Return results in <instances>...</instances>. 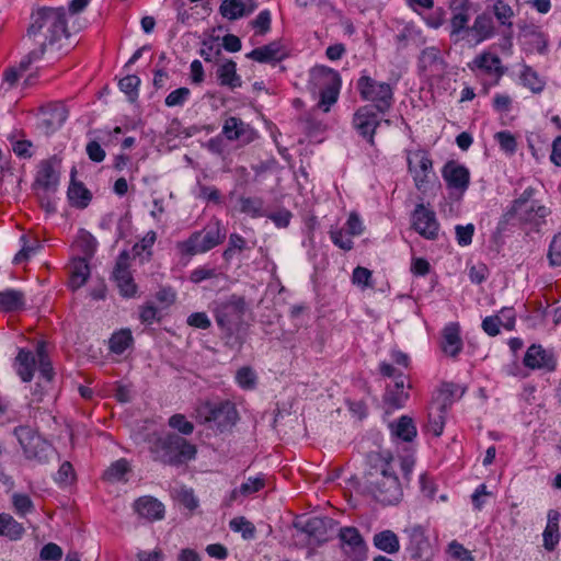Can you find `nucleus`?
Segmentation results:
<instances>
[{"label":"nucleus","mask_w":561,"mask_h":561,"mask_svg":"<svg viewBox=\"0 0 561 561\" xmlns=\"http://www.w3.org/2000/svg\"><path fill=\"white\" fill-rule=\"evenodd\" d=\"M256 8V0H224L219 7V13L222 18L234 21L250 15Z\"/></svg>","instance_id":"21"},{"label":"nucleus","mask_w":561,"mask_h":561,"mask_svg":"<svg viewBox=\"0 0 561 561\" xmlns=\"http://www.w3.org/2000/svg\"><path fill=\"white\" fill-rule=\"evenodd\" d=\"M222 134L230 141L240 140L245 144L256 138V131L249 124L236 116H230L225 121Z\"/></svg>","instance_id":"19"},{"label":"nucleus","mask_w":561,"mask_h":561,"mask_svg":"<svg viewBox=\"0 0 561 561\" xmlns=\"http://www.w3.org/2000/svg\"><path fill=\"white\" fill-rule=\"evenodd\" d=\"M449 403H442L436 407V412L431 411L428 414L427 430L435 436H440L444 431L445 417Z\"/></svg>","instance_id":"40"},{"label":"nucleus","mask_w":561,"mask_h":561,"mask_svg":"<svg viewBox=\"0 0 561 561\" xmlns=\"http://www.w3.org/2000/svg\"><path fill=\"white\" fill-rule=\"evenodd\" d=\"M238 417L236 407L230 401L217 403L202 402L195 409V419L201 424H214L221 432L232 426Z\"/></svg>","instance_id":"7"},{"label":"nucleus","mask_w":561,"mask_h":561,"mask_svg":"<svg viewBox=\"0 0 561 561\" xmlns=\"http://www.w3.org/2000/svg\"><path fill=\"white\" fill-rule=\"evenodd\" d=\"M265 485L264 476L260 474L256 477H250L240 485V491L242 496H248L253 493L259 492Z\"/></svg>","instance_id":"54"},{"label":"nucleus","mask_w":561,"mask_h":561,"mask_svg":"<svg viewBox=\"0 0 561 561\" xmlns=\"http://www.w3.org/2000/svg\"><path fill=\"white\" fill-rule=\"evenodd\" d=\"M451 19L449 22V36L454 43L470 42V9L469 0H450Z\"/></svg>","instance_id":"11"},{"label":"nucleus","mask_w":561,"mask_h":561,"mask_svg":"<svg viewBox=\"0 0 561 561\" xmlns=\"http://www.w3.org/2000/svg\"><path fill=\"white\" fill-rule=\"evenodd\" d=\"M364 490L382 505H396L403 497V484L396 471L397 461L389 451L367 455Z\"/></svg>","instance_id":"2"},{"label":"nucleus","mask_w":561,"mask_h":561,"mask_svg":"<svg viewBox=\"0 0 561 561\" xmlns=\"http://www.w3.org/2000/svg\"><path fill=\"white\" fill-rule=\"evenodd\" d=\"M462 350L460 328L458 323H449L443 331V351L456 357Z\"/></svg>","instance_id":"28"},{"label":"nucleus","mask_w":561,"mask_h":561,"mask_svg":"<svg viewBox=\"0 0 561 561\" xmlns=\"http://www.w3.org/2000/svg\"><path fill=\"white\" fill-rule=\"evenodd\" d=\"M89 159L93 162H102L105 159V151L96 140H91L85 147Z\"/></svg>","instance_id":"64"},{"label":"nucleus","mask_w":561,"mask_h":561,"mask_svg":"<svg viewBox=\"0 0 561 561\" xmlns=\"http://www.w3.org/2000/svg\"><path fill=\"white\" fill-rule=\"evenodd\" d=\"M405 533L409 537L408 551L413 559H423L430 554L431 545L425 536L424 528L420 525L412 526Z\"/></svg>","instance_id":"22"},{"label":"nucleus","mask_w":561,"mask_h":561,"mask_svg":"<svg viewBox=\"0 0 561 561\" xmlns=\"http://www.w3.org/2000/svg\"><path fill=\"white\" fill-rule=\"evenodd\" d=\"M549 264L553 267L561 266V237L554 236L548 251Z\"/></svg>","instance_id":"58"},{"label":"nucleus","mask_w":561,"mask_h":561,"mask_svg":"<svg viewBox=\"0 0 561 561\" xmlns=\"http://www.w3.org/2000/svg\"><path fill=\"white\" fill-rule=\"evenodd\" d=\"M14 434L27 459L45 463L54 456L55 449L53 445L35 433L31 427L19 426L14 430Z\"/></svg>","instance_id":"8"},{"label":"nucleus","mask_w":561,"mask_h":561,"mask_svg":"<svg viewBox=\"0 0 561 561\" xmlns=\"http://www.w3.org/2000/svg\"><path fill=\"white\" fill-rule=\"evenodd\" d=\"M502 151L506 154L513 156L517 150V141L515 136L508 130L497 131L494 135Z\"/></svg>","instance_id":"45"},{"label":"nucleus","mask_w":561,"mask_h":561,"mask_svg":"<svg viewBox=\"0 0 561 561\" xmlns=\"http://www.w3.org/2000/svg\"><path fill=\"white\" fill-rule=\"evenodd\" d=\"M302 530L311 537L322 539L327 531V520L321 517H311L305 523Z\"/></svg>","instance_id":"46"},{"label":"nucleus","mask_w":561,"mask_h":561,"mask_svg":"<svg viewBox=\"0 0 561 561\" xmlns=\"http://www.w3.org/2000/svg\"><path fill=\"white\" fill-rule=\"evenodd\" d=\"M520 80L524 87L530 89L534 93H540L543 91L546 82L539 77L530 66L524 65L520 72Z\"/></svg>","instance_id":"41"},{"label":"nucleus","mask_w":561,"mask_h":561,"mask_svg":"<svg viewBox=\"0 0 561 561\" xmlns=\"http://www.w3.org/2000/svg\"><path fill=\"white\" fill-rule=\"evenodd\" d=\"M286 57L287 53L285 47L280 44V42L277 41L254 48L249 54H247V58L261 64H276Z\"/></svg>","instance_id":"20"},{"label":"nucleus","mask_w":561,"mask_h":561,"mask_svg":"<svg viewBox=\"0 0 561 561\" xmlns=\"http://www.w3.org/2000/svg\"><path fill=\"white\" fill-rule=\"evenodd\" d=\"M76 170L72 169L71 171V183L68 188V198L72 206H76L78 208H85L91 198L92 195L88 188L84 187V185L80 182H76L73 180Z\"/></svg>","instance_id":"31"},{"label":"nucleus","mask_w":561,"mask_h":561,"mask_svg":"<svg viewBox=\"0 0 561 561\" xmlns=\"http://www.w3.org/2000/svg\"><path fill=\"white\" fill-rule=\"evenodd\" d=\"M379 115L381 113L371 105H363L354 113L353 126L358 134L368 140L370 145H374V137L376 129L381 124L382 119Z\"/></svg>","instance_id":"13"},{"label":"nucleus","mask_w":561,"mask_h":561,"mask_svg":"<svg viewBox=\"0 0 561 561\" xmlns=\"http://www.w3.org/2000/svg\"><path fill=\"white\" fill-rule=\"evenodd\" d=\"M245 247L247 242L242 236L238 233H231L229 236L228 247L222 253V257L225 261L229 262L233 257L236 251L241 252L245 249Z\"/></svg>","instance_id":"50"},{"label":"nucleus","mask_w":561,"mask_h":561,"mask_svg":"<svg viewBox=\"0 0 561 561\" xmlns=\"http://www.w3.org/2000/svg\"><path fill=\"white\" fill-rule=\"evenodd\" d=\"M226 229L220 220H211L203 230L193 232L186 240L178 243V249L183 255L193 256L205 253L226 239Z\"/></svg>","instance_id":"4"},{"label":"nucleus","mask_w":561,"mask_h":561,"mask_svg":"<svg viewBox=\"0 0 561 561\" xmlns=\"http://www.w3.org/2000/svg\"><path fill=\"white\" fill-rule=\"evenodd\" d=\"M494 34V24L491 16L479 14L470 27V42L479 44Z\"/></svg>","instance_id":"27"},{"label":"nucleus","mask_w":561,"mask_h":561,"mask_svg":"<svg viewBox=\"0 0 561 561\" xmlns=\"http://www.w3.org/2000/svg\"><path fill=\"white\" fill-rule=\"evenodd\" d=\"M412 227L423 238L435 240L438 237L439 224L436 214L422 202L416 204L412 215Z\"/></svg>","instance_id":"12"},{"label":"nucleus","mask_w":561,"mask_h":561,"mask_svg":"<svg viewBox=\"0 0 561 561\" xmlns=\"http://www.w3.org/2000/svg\"><path fill=\"white\" fill-rule=\"evenodd\" d=\"M468 66L471 70H481L486 75L495 76L496 81L505 73L501 65V58L491 53L478 55Z\"/></svg>","instance_id":"23"},{"label":"nucleus","mask_w":561,"mask_h":561,"mask_svg":"<svg viewBox=\"0 0 561 561\" xmlns=\"http://www.w3.org/2000/svg\"><path fill=\"white\" fill-rule=\"evenodd\" d=\"M25 533L21 523L15 520L10 514H0V536L7 537L12 541L20 540Z\"/></svg>","instance_id":"35"},{"label":"nucleus","mask_w":561,"mask_h":561,"mask_svg":"<svg viewBox=\"0 0 561 561\" xmlns=\"http://www.w3.org/2000/svg\"><path fill=\"white\" fill-rule=\"evenodd\" d=\"M25 308V295L21 290L4 289L0 291V312H15Z\"/></svg>","instance_id":"30"},{"label":"nucleus","mask_w":561,"mask_h":561,"mask_svg":"<svg viewBox=\"0 0 561 561\" xmlns=\"http://www.w3.org/2000/svg\"><path fill=\"white\" fill-rule=\"evenodd\" d=\"M408 399L409 393L404 391V377L403 374L400 373L399 378L394 380L393 388L387 390L385 402L393 409H400L405 404Z\"/></svg>","instance_id":"33"},{"label":"nucleus","mask_w":561,"mask_h":561,"mask_svg":"<svg viewBox=\"0 0 561 561\" xmlns=\"http://www.w3.org/2000/svg\"><path fill=\"white\" fill-rule=\"evenodd\" d=\"M265 216L271 219L277 228L288 227L293 217L291 213L287 209H280L276 213L265 214Z\"/></svg>","instance_id":"63"},{"label":"nucleus","mask_w":561,"mask_h":561,"mask_svg":"<svg viewBox=\"0 0 561 561\" xmlns=\"http://www.w3.org/2000/svg\"><path fill=\"white\" fill-rule=\"evenodd\" d=\"M169 426L178 430L182 435H191L194 431L192 422L187 421L183 414H174L169 419Z\"/></svg>","instance_id":"55"},{"label":"nucleus","mask_w":561,"mask_h":561,"mask_svg":"<svg viewBox=\"0 0 561 561\" xmlns=\"http://www.w3.org/2000/svg\"><path fill=\"white\" fill-rule=\"evenodd\" d=\"M90 276V267L85 259L78 257L72 261L69 286L77 290L85 284Z\"/></svg>","instance_id":"36"},{"label":"nucleus","mask_w":561,"mask_h":561,"mask_svg":"<svg viewBox=\"0 0 561 561\" xmlns=\"http://www.w3.org/2000/svg\"><path fill=\"white\" fill-rule=\"evenodd\" d=\"M113 277L119 289V294L125 298L135 297L137 293V285L134 282L129 271V254L123 251L117 260L113 271Z\"/></svg>","instance_id":"16"},{"label":"nucleus","mask_w":561,"mask_h":561,"mask_svg":"<svg viewBox=\"0 0 561 561\" xmlns=\"http://www.w3.org/2000/svg\"><path fill=\"white\" fill-rule=\"evenodd\" d=\"M239 202L241 213L250 215L253 218L265 216V211L263 209L264 202L261 197L241 196Z\"/></svg>","instance_id":"43"},{"label":"nucleus","mask_w":561,"mask_h":561,"mask_svg":"<svg viewBox=\"0 0 561 561\" xmlns=\"http://www.w3.org/2000/svg\"><path fill=\"white\" fill-rule=\"evenodd\" d=\"M39 557L45 561H59L62 558V549L54 543H46L39 552Z\"/></svg>","instance_id":"59"},{"label":"nucleus","mask_w":561,"mask_h":561,"mask_svg":"<svg viewBox=\"0 0 561 561\" xmlns=\"http://www.w3.org/2000/svg\"><path fill=\"white\" fill-rule=\"evenodd\" d=\"M44 118V124L50 129H57L61 127V125L66 122L68 117L67 110L64 106L55 105L50 110H48Z\"/></svg>","instance_id":"44"},{"label":"nucleus","mask_w":561,"mask_h":561,"mask_svg":"<svg viewBox=\"0 0 561 561\" xmlns=\"http://www.w3.org/2000/svg\"><path fill=\"white\" fill-rule=\"evenodd\" d=\"M130 471V465L125 458L114 461L103 474V478L112 483L127 481L126 476Z\"/></svg>","instance_id":"39"},{"label":"nucleus","mask_w":561,"mask_h":561,"mask_svg":"<svg viewBox=\"0 0 561 561\" xmlns=\"http://www.w3.org/2000/svg\"><path fill=\"white\" fill-rule=\"evenodd\" d=\"M550 214V210L545 206L535 202L522 207L518 211H507L505 214L506 220L516 216L520 221L534 225H540L545 218Z\"/></svg>","instance_id":"24"},{"label":"nucleus","mask_w":561,"mask_h":561,"mask_svg":"<svg viewBox=\"0 0 561 561\" xmlns=\"http://www.w3.org/2000/svg\"><path fill=\"white\" fill-rule=\"evenodd\" d=\"M140 84V79L135 75H128L119 80L118 87L119 89L129 95L130 100H134L138 95V87Z\"/></svg>","instance_id":"53"},{"label":"nucleus","mask_w":561,"mask_h":561,"mask_svg":"<svg viewBox=\"0 0 561 561\" xmlns=\"http://www.w3.org/2000/svg\"><path fill=\"white\" fill-rule=\"evenodd\" d=\"M547 517L548 522L542 534L543 547L548 551H553L560 540L559 522L561 515L559 512L550 510Z\"/></svg>","instance_id":"29"},{"label":"nucleus","mask_w":561,"mask_h":561,"mask_svg":"<svg viewBox=\"0 0 561 561\" xmlns=\"http://www.w3.org/2000/svg\"><path fill=\"white\" fill-rule=\"evenodd\" d=\"M408 170L417 191L426 193L431 176H435L433 161L427 151L419 149L408 154Z\"/></svg>","instance_id":"10"},{"label":"nucleus","mask_w":561,"mask_h":561,"mask_svg":"<svg viewBox=\"0 0 561 561\" xmlns=\"http://www.w3.org/2000/svg\"><path fill=\"white\" fill-rule=\"evenodd\" d=\"M217 77L221 85L230 89L240 88L241 77L237 73V65L233 60H227L217 69Z\"/></svg>","instance_id":"32"},{"label":"nucleus","mask_w":561,"mask_h":561,"mask_svg":"<svg viewBox=\"0 0 561 561\" xmlns=\"http://www.w3.org/2000/svg\"><path fill=\"white\" fill-rule=\"evenodd\" d=\"M442 176L447 187L460 195H463L470 185L469 169L455 160H449L444 164Z\"/></svg>","instance_id":"15"},{"label":"nucleus","mask_w":561,"mask_h":561,"mask_svg":"<svg viewBox=\"0 0 561 561\" xmlns=\"http://www.w3.org/2000/svg\"><path fill=\"white\" fill-rule=\"evenodd\" d=\"M134 342L131 331L129 329H122L112 334L108 347L114 354H123Z\"/></svg>","instance_id":"37"},{"label":"nucleus","mask_w":561,"mask_h":561,"mask_svg":"<svg viewBox=\"0 0 561 561\" xmlns=\"http://www.w3.org/2000/svg\"><path fill=\"white\" fill-rule=\"evenodd\" d=\"M443 59L438 48L431 46L421 51L419 67L425 71L427 69L442 70Z\"/></svg>","instance_id":"38"},{"label":"nucleus","mask_w":561,"mask_h":561,"mask_svg":"<svg viewBox=\"0 0 561 561\" xmlns=\"http://www.w3.org/2000/svg\"><path fill=\"white\" fill-rule=\"evenodd\" d=\"M356 88L362 100L370 102L377 112L386 114L394 103L393 87L388 82L377 81L363 71Z\"/></svg>","instance_id":"5"},{"label":"nucleus","mask_w":561,"mask_h":561,"mask_svg":"<svg viewBox=\"0 0 561 561\" xmlns=\"http://www.w3.org/2000/svg\"><path fill=\"white\" fill-rule=\"evenodd\" d=\"M20 241L22 242V248L14 256L13 262L15 264L26 261L41 249V244L37 240H34L33 244H28L27 237L24 234L20 238Z\"/></svg>","instance_id":"49"},{"label":"nucleus","mask_w":561,"mask_h":561,"mask_svg":"<svg viewBox=\"0 0 561 561\" xmlns=\"http://www.w3.org/2000/svg\"><path fill=\"white\" fill-rule=\"evenodd\" d=\"M135 510L139 516L149 520H159L164 516L163 504L151 496L139 497L135 502Z\"/></svg>","instance_id":"25"},{"label":"nucleus","mask_w":561,"mask_h":561,"mask_svg":"<svg viewBox=\"0 0 561 561\" xmlns=\"http://www.w3.org/2000/svg\"><path fill=\"white\" fill-rule=\"evenodd\" d=\"M14 366L15 371L21 378V380L23 382H30L33 379L36 367L35 354L25 348L19 350V353L15 357Z\"/></svg>","instance_id":"26"},{"label":"nucleus","mask_w":561,"mask_h":561,"mask_svg":"<svg viewBox=\"0 0 561 561\" xmlns=\"http://www.w3.org/2000/svg\"><path fill=\"white\" fill-rule=\"evenodd\" d=\"M311 77L313 84L320 90L319 107L329 112L330 107L337 101L341 77L337 71L328 67L313 69Z\"/></svg>","instance_id":"9"},{"label":"nucleus","mask_w":561,"mask_h":561,"mask_svg":"<svg viewBox=\"0 0 561 561\" xmlns=\"http://www.w3.org/2000/svg\"><path fill=\"white\" fill-rule=\"evenodd\" d=\"M238 385L243 389H252L256 382L255 373L250 367H242L236 374Z\"/></svg>","instance_id":"56"},{"label":"nucleus","mask_w":561,"mask_h":561,"mask_svg":"<svg viewBox=\"0 0 561 561\" xmlns=\"http://www.w3.org/2000/svg\"><path fill=\"white\" fill-rule=\"evenodd\" d=\"M26 37L37 47L20 61V69L25 71L31 64L39 60L47 48L61 49L70 37L67 10L64 7H39L30 18Z\"/></svg>","instance_id":"1"},{"label":"nucleus","mask_w":561,"mask_h":561,"mask_svg":"<svg viewBox=\"0 0 561 561\" xmlns=\"http://www.w3.org/2000/svg\"><path fill=\"white\" fill-rule=\"evenodd\" d=\"M245 312V301L242 297L232 295L226 301L219 302L215 308V320L221 329L227 344L230 343L236 331L239 330Z\"/></svg>","instance_id":"6"},{"label":"nucleus","mask_w":561,"mask_h":561,"mask_svg":"<svg viewBox=\"0 0 561 561\" xmlns=\"http://www.w3.org/2000/svg\"><path fill=\"white\" fill-rule=\"evenodd\" d=\"M392 434L404 442H411L416 436V427L411 417L403 415L397 424L391 425Z\"/></svg>","instance_id":"42"},{"label":"nucleus","mask_w":561,"mask_h":561,"mask_svg":"<svg viewBox=\"0 0 561 561\" xmlns=\"http://www.w3.org/2000/svg\"><path fill=\"white\" fill-rule=\"evenodd\" d=\"M12 504L15 513L21 517L34 511L33 501L26 494L14 493L12 495Z\"/></svg>","instance_id":"48"},{"label":"nucleus","mask_w":561,"mask_h":561,"mask_svg":"<svg viewBox=\"0 0 561 561\" xmlns=\"http://www.w3.org/2000/svg\"><path fill=\"white\" fill-rule=\"evenodd\" d=\"M332 242L342 250L350 251L353 248V241L343 230H333L330 232Z\"/></svg>","instance_id":"62"},{"label":"nucleus","mask_w":561,"mask_h":561,"mask_svg":"<svg viewBox=\"0 0 561 561\" xmlns=\"http://www.w3.org/2000/svg\"><path fill=\"white\" fill-rule=\"evenodd\" d=\"M229 525L233 531L242 533L244 539H252L254 537L255 527L244 517H236L230 520Z\"/></svg>","instance_id":"51"},{"label":"nucleus","mask_w":561,"mask_h":561,"mask_svg":"<svg viewBox=\"0 0 561 561\" xmlns=\"http://www.w3.org/2000/svg\"><path fill=\"white\" fill-rule=\"evenodd\" d=\"M148 442L153 461L180 467L196 458V446L176 433L153 435Z\"/></svg>","instance_id":"3"},{"label":"nucleus","mask_w":561,"mask_h":561,"mask_svg":"<svg viewBox=\"0 0 561 561\" xmlns=\"http://www.w3.org/2000/svg\"><path fill=\"white\" fill-rule=\"evenodd\" d=\"M59 165L60 160L56 156L43 160L38 165L35 184L46 192H55L59 182Z\"/></svg>","instance_id":"18"},{"label":"nucleus","mask_w":561,"mask_h":561,"mask_svg":"<svg viewBox=\"0 0 561 561\" xmlns=\"http://www.w3.org/2000/svg\"><path fill=\"white\" fill-rule=\"evenodd\" d=\"M474 232V226L472 224H468L466 226H456V238L459 245H469L472 242V237Z\"/></svg>","instance_id":"61"},{"label":"nucleus","mask_w":561,"mask_h":561,"mask_svg":"<svg viewBox=\"0 0 561 561\" xmlns=\"http://www.w3.org/2000/svg\"><path fill=\"white\" fill-rule=\"evenodd\" d=\"M448 552L454 559L458 561H473L471 552L456 540L449 543Z\"/></svg>","instance_id":"60"},{"label":"nucleus","mask_w":561,"mask_h":561,"mask_svg":"<svg viewBox=\"0 0 561 561\" xmlns=\"http://www.w3.org/2000/svg\"><path fill=\"white\" fill-rule=\"evenodd\" d=\"M190 95L191 91L188 88H179L167 95L164 104L168 107L183 106Z\"/></svg>","instance_id":"52"},{"label":"nucleus","mask_w":561,"mask_h":561,"mask_svg":"<svg viewBox=\"0 0 561 561\" xmlns=\"http://www.w3.org/2000/svg\"><path fill=\"white\" fill-rule=\"evenodd\" d=\"M341 548L351 561H365L367 546L355 527H342L339 533Z\"/></svg>","instance_id":"14"},{"label":"nucleus","mask_w":561,"mask_h":561,"mask_svg":"<svg viewBox=\"0 0 561 561\" xmlns=\"http://www.w3.org/2000/svg\"><path fill=\"white\" fill-rule=\"evenodd\" d=\"M494 15L501 22L502 25L511 26V18L514 15L512 8L503 0H497L493 7Z\"/></svg>","instance_id":"57"},{"label":"nucleus","mask_w":561,"mask_h":561,"mask_svg":"<svg viewBox=\"0 0 561 561\" xmlns=\"http://www.w3.org/2000/svg\"><path fill=\"white\" fill-rule=\"evenodd\" d=\"M523 363L529 369H543L547 371L554 370L557 366L553 352L543 348L540 344H533L527 348Z\"/></svg>","instance_id":"17"},{"label":"nucleus","mask_w":561,"mask_h":561,"mask_svg":"<svg viewBox=\"0 0 561 561\" xmlns=\"http://www.w3.org/2000/svg\"><path fill=\"white\" fill-rule=\"evenodd\" d=\"M156 240H157V233L152 230L148 231L145 234V237L133 247L134 255L142 256V254L146 253L147 259H150L151 248L153 247Z\"/></svg>","instance_id":"47"},{"label":"nucleus","mask_w":561,"mask_h":561,"mask_svg":"<svg viewBox=\"0 0 561 561\" xmlns=\"http://www.w3.org/2000/svg\"><path fill=\"white\" fill-rule=\"evenodd\" d=\"M374 546L388 554H394L400 550L398 536L390 529L379 531L374 535Z\"/></svg>","instance_id":"34"}]
</instances>
